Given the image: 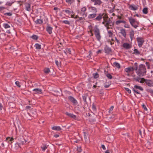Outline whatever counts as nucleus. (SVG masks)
<instances>
[{
    "instance_id": "f257e3e1",
    "label": "nucleus",
    "mask_w": 153,
    "mask_h": 153,
    "mask_svg": "<svg viewBox=\"0 0 153 153\" xmlns=\"http://www.w3.org/2000/svg\"><path fill=\"white\" fill-rule=\"evenodd\" d=\"M135 69L137 75L140 77L146 75V69L144 65L140 64L137 67V63H134Z\"/></svg>"
},
{
    "instance_id": "f03ea898",
    "label": "nucleus",
    "mask_w": 153,
    "mask_h": 153,
    "mask_svg": "<svg viewBox=\"0 0 153 153\" xmlns=\"http://www.w3.org/2000/svg\"><path fill=\"white\" fill-rule=\"evenodd\" d=\"M129 21L131 25L135 28H136L138 27L139 23L136 19L133 18L131 17L128 18Z\"/></svg>"
},
{
    "instance_id": "7ed1b4c3",
    "label": "nucleus",
    "mask_w": 153,
    "mask_h": 153,
    "mask_svg": "<svg viewBox=\"0 0 153 153\" xmlns=\"http://www.w3.org/2000/svg\"><path fill=\"white\" fill-rule=\"evenodd\" d=\"M94 35L97 40L100 41L101 38L100 33L99 29L97 25H95L94 30Z\"/></svg>"
},
{
    "instance_id": "20e7f679",
    "label": "nucleus",
    "mask_w": 153,
    "mask_h": 153,
    "mask_svg": "<svg viewBox=\"0 0 153 153\" xmlns=\"http://www.w3.org/2000/svg\"><path fill=\"white\" fill-rule=\"evenodd\" d=\"M102 24L105 26H109L110 27H113L114 25L113 23L108 17L104 18V21L102 22Z\"/></svg>"
},
{
    "instance_id": "39448f33",
    "label": "nucleus",
    "mask_w": 153,
    "mask_h": 153,
    "mask_svg": "<svg viewBox=\"0 0 153 153\" xmlns=\"http://www.w3.org/2000/svg\"><path fill=\"white\" fill-rule=\"evenodd\" d=\"M142 79L144 80V82L146 84V85L149 87H153V81L150 79H145L144 78H142Z\"/></svg>"
},
{
    "instance_id": "423d86ee",
    "label": "nucleus",
    "mask_w": 153,
    "mask_h": 153,
    "mask_svg": "<svg viewBox=\"0 0 153 153\" xmlns=\"http://www.w3.org/2000/svg\"><path fill=\"white\" fill-rule=\"evenodd\" d=\"M137 40L138 43V46L141 48L144 42L143 39L142 37H138L137 38Z\"/></svg>"
},
{
    "instance_id": "0eeeda50",
    "label": "nucleus",
    "mask_w": 153,
    "mask_h": 153,
    "mask_svg": "<svg viewBox=\"0 0 153 153\" xmlns=\"http://www.w3.org/2000/svg\"><path fill=\"white\" fill-rule=\"evenodd\" d=\"M18 138V140L20 142V144H24L27 142V141L25 140L23 138L22 135L19 136L17 137Z\"/></svg>"
},
{
    "instance_id": "6e6552de",
    "label": "nucleus",
    "mask_w": 153,
    "mask_h": 153,
    "mask_svg": "<svg viewBox=\"0 0 153 153\" xmlns=\"http://www.w3.org/2000/svg\"><path fill=\"white\" fill-rule=\"evenodd\" d=\"M86 10L87 9L86 7H83L81 9L80 14L84 17H86L87 16V13L86 12Z\"/></svg>"
},
{
    "instance_id": "1a4fd4ad",
    "label": "nucleus",
    "mask_w": 153,
    "mask_h": 153,
    "mask_svg": "<svg viewBox=\"0 0 153 153\" xmlns=\"http://www.w3.org/2000/svg\"><path fill=\"white\" fill-rule=\"evenodd\" d=\"M68 99L74 105H76L77 104L78 102L77 100L72 97L69 96L68 97Z\"/></svg>"
},
{
    "instance_id": "9d476101",
    "label": "nucleus",
    "mask_w": 153,
    "mask_h": 153,
    "mask_svg": "<svg viewBox=\"0 0 153 153\" xmlns=\"http://www.w3.org/2000/svg\"><path fill=\"white\" fill-rule=\"evenodd\" d=\"M33 91L34 92L33 93L34 94H41L42 93V90L41 89L38 88H35L33 89Z\"/></svg>"
},
{
    "instance_id": "9b49d317",
    "label": "nucleus",
    "mask_w": 153,
    "mask_h": 153,
    "mask_svg": "<svg viewBox=\"0 0 153 153\" xmlns=\"http://www.w3.org/2000/svg\"><path fill=\"white\" fill-rule=\"evenodd\" d=\"M123 47L125 49H128L131 47V45L127 43H124L123 45Z\"/></svg>"
},
{
    "instance_id": "f8f14e48",
    "label": "nucleus",
    "mask_w": 153,
    "mask_h": 153,
    "mask_svg": "<svg viewBox=\"0 0 153 153\" xmlns=\"http://www.w3.org/2000/svg\"><path fill=\"white\" fill-rule=\"evenodd\" d=\"M134 70H135V68L133 67H130L126 68L125 69V71L127 73H129L133 71Z\"/></svg>"
},
{
    "instance_id": "ddd939ff",
    "label": "nucleus",
    "mask_w": 153,
    "mask_h": 153,
    "mask_svg": "<svg viewBox=\"0 0 153 153\" xmlns=\"http://www.w3.org/2000/svg\"><path fill=\"white\" fill-rule=\"evenodd\" d=\"M25 10L29 12H30L31 10L30 4L28 3H25Z\"/></svg>"
},
{
    "instance_id": "4468645a",
    "label": "nucleus",
    "mask_w": 153,
    "mask_h": 153,
    "mask_svg": "<svg viewBox=\"0 0 153 153\" xmlns=\"http://www.w3.org/2000/svg\"><path fill=\"white\" fill-rule=\"evenodd\" d=\"M53 28L51 27L49 25H48L46 27V30L47 32L49 34H51L52 33V30Z\"/></svg>"
},
{
    "instance_id": "2eb2a0df",
    "label": "nucleus",
    "mask_w": 153,
    "mask_h": 153,
    "mask_svg": "<svg viewBox=\"0 0 153 153\" xmlns=\"http://www.w3.org/2000/svg\"><path fill=\"white\" fill-rule=\"evenodd\" d=\"M63 12H64L66 14L69 15L71 14H74V12L72 11L70 8L68 9L64 10H62Z\"/></svg>"
},
{
    "instance_id": "dca6fc26",
    "label": "nucleus",
    "mask_w": 153,
    "mask_h": 153,
    "mask_svg": "<svg viewBox=\"0 0 153 153\" xmlns=\"http://www.w3.org/2000/svg\"><path fill=\"white\" fill-rule=\"evenodd\" d=\"M104 14V13L103 14H99L98 16L94 19L98 21H100L102 18Z\"/></svg>"
},
{
    "instance_id": "f3484780",
    "label": "nucleus",
    "mask_w": 153,
    "mask_h": 153,
    "mask_svg": "<svg viewBox=\"0 0 153 153\" xmlns=\"http://www.w3.org/2000/svg\"><path fill=\"white\" fill-rule=\"evenodd\" d=\"M88 9L90 10V11L91 12H93V13H96L97 12V9L94 7L91 6L89 7L88 8Z\"/></svg>"
},
{
    "instance_id": "a211bd4d",
    "label": "nucleus",
    "mask_w": 153,
    "mask_h": 153,
    "mask_svg": "<svg viewBox=\"0 0 153 153\" xmlns=\"http://www.w3.org/2000/svg\"><path fill=\"white\" fill-rule=\"evenodd\" d=\"M91 1L94 3L95 5H100L102 3V1L100 0H91Z\"/></svg>"
},
{
    "instance_id": "6ab92c4d",
    "label": "nucleus",
    "mask_w": 153,
    "mask_h": 153,
    "mask_svg": "<svg viewBox=\"0 0 153 153\" xmlns=\"http://www.w3.org/2000/svg\"><path fill=\"white\" fill-rule=\"evenodd\" d=\"M120 33L124 38H126V34L125 29H121Z\"/></svg>"
},
{
    "instance_id": "aec40b11",
    "label": "nucleus",
    "mask_w": 153,
    "mask_h": 153,
    "mask_svg": "<svg viewBox=\"0 0 153 153\" xmlns=\"http://www.w3.org/2000/svg\"><path fill=\"white\" fill-rule=\"evenodd\" d=\"M134 32L133 30H132L129 32V36L131 41L134 38Z\"/></svg>"
},
{
    "instance_id": "412c9836",
    "label": "nucleus",
    "mask_w": 153,
    "mask_h": 153,
    "mask_svg": "<svg viewBox=\"0 0 153 153\" xmlns=\"http://www.w3.org/2000/svg\"><path fill=\"white\" fill-rule=\"evenodd\" d=\"M65 114L68 116L74 119H76V116L74 114L71 113H69L68 112H66Z\"/></svg>"
},
{
    "instance_id": "4be33fe9",
    "label": "nucleus",
    "mask_w": 153,
    "mask_h": 153,
    "mask_svg": "<svg viewBox=\"0 0 153 153\" xmlns=\"http://www.w3.org/2000/svg\"><path fill=\"white\" fill-rule=\"evenodd\" d=\"M104 50L105 51V53L108 54L111 51V48L108 46H106Z\"/></svg>"
},
{
    "instance_id": "5701e85b",
    "label": "nucleus",
    "mask_w": 153,
    "mask_h": 153,
    "mask_svg": "<svg viewBox=\"0 0 153 153\" xmlns=\"http://www.w3.org/2000/svg\"><path fill=\"white\" fill-rule=\"evenodd\" d=\"M142 78L138 77H135L134 78V80L135 81L140 82V83H143L144 82V80L142 79Z\"/></svg>"
},
{
    "instance_id": "b1692460",
    "label": "nucleus",
    "mask_w": 153,
    "mask_h": 153,
    "mask_svg": "<svg viewBox=\"0 0 153 153\" xmlns=\"http://www.w3.org/2000/svg\"><path fill=\"white\" fill-rule=\"evenodd\" d=\"M97 16L96 13H93L90 14L88 16V18L89 19H91L95 18Z\"/></svg>"
},
{
    "instance_id": "393cba45",
    "label": "nucleus",
    "mask_w": 153,
    "mask_h": 153,
    "mask_svg": "<svg viewBox=\"0 0 153 153\" xmlns=\"http://www.w3.org/2000/svg\"><path fill=\"white\" fill-rule=\"evenodd\" d=\"M52 129L54 130L60 131L61 130L62 128L59 126H54L52 128Z\"/></svg>"
},
{
    "instance_id": "a878e982",
    "label": "nucleus",
    "mask_w": 153,
    "mask_h": 153,
    "mask_svg": "<svg viewBox=\"0 0 153 153\" xmlns=\"http://www.w3.org/2000/svg\"><path fill=\"white\" fill-rule=\"evenodd\" d=\"M130 9L131 10H137L138 9V7L137 6L133 5H131L130 6Z\"/></svg>"
},
{
    "instance_id": "bb28decb",
    "label": "nucleus",
    "mask_w": 153,
    "mask_h": 153,
    "mask_svg": "<svg viewBox=\"0 0 153 153\" xmlns=\"http://www.w3.org/2000/svg\"><path fill=\"white\" fill-rule=\"evenodd\" d=\"M133 54H135L136 55H139L140 54V52L137 49H135L134 50V52L133 53Z\"/></svg>"
},
{
    "instance_id": "cd10ccee",
    "label": "nucleus",
    "mask_w": 153,
    "mask_h": 153,
    "mask_svg": "<svg viewBox=\"0 0 153 153\" xmlns=\"http://www.w3.org/2000/svg\"><path fill=\"white\" fill-rule=\"evenodd\" d=\"M134 88H135V89H139L141 91H143V88L141 86L137 85H135Z\"/></svg>"
},
{
    "instance_id": "c85d7f7f",
    "label": "nucleus",
    "mask_w": 153,
    "mask_h": 153,
    "mask_svg": "<svg viewBox=\"0 0 153 153\" xmlns=\"http://www.w3.org/2000/svg\"><path fill=\"white\" fill-rule=\"evenodd\" d=\"M113 65L115 67L118 68H120V65L118 62H114L113 63Z\"/></svg>"
},
{
    "instance_id": "c756f323",
    "label": "nucleus",
    "mask_w": 153,
    "mask_h": 153,
    "mask_svg": "<svg viewBox=\"0 0 153 153\" xmlns=\"http://www.w3.org/2000/svg\"><path fill=\"white\" fill-rule=\"evenodd\" d=\"M35 22L36 24H42L43 23V21L40 19H37Z\"/></svg>"
},
{
    "instance_id": "7c9ffc66",
    "label": "nucleus",
    "mask_w": 153,
    "mask_h": 153,
    "mask_svg": "<svg viewBox=\"0 0 153 153\" xmlns=\"http://www.w3.org/2000/svg\"><path fill=\"white\" fill-rule=\"evenodd\" d=\"M35 47L37 49H40L41 48V45L39 44H36L35 45Z\"/></svg>"
},
{
    "instance_id": "2f4dec72",
    "label": "nucleus",
    "mask_w": 153,
    "mask_h": 153,
    "mask_svg": "<svg viewBox=\"0 0 153 153\" xmlns=\"http://www.w3.org/2000/svg\"><path fill=\"white\" fill-rule=\"evenodd\" d=\"M111 84L110 82H106V83L104 84V86L105 87V88H108L110 86Z\"/></svg>"
},
{
    "instance_id": "473e14b6",
    "label": "nucleus",
    "mask_w": 153,
    "mask_h": 153,
    "mask_svg": "<svg viewBox=\"0 0 153 153\" xmlns=\"http://www.w3.org/2000/svg\"><path fill=\"white\" fill-rule=\"evenodd\" d=\"M93 76L95 79H97L99 77V75L97 73H95L93 74Z\"/></svg>"
},
{
    "instance_id": "72a5a7b5",
    "label": "nucleus",
    "mask_w": 153,
    "mask_h": 153,
    "mask_svg": "<svg viewBox=\"0 0 153 153\" xmlns=\"http://www.w3.org/2000/svg\"><path fill=\"white\" fill-rule=\"evenodd\" d=\"M13 140V138H10L9 137H7L6 139V140L8 141V143H10V142L12 141Z\"/></svg>"
},
{
    "instance_id": "f704fd0d",
    "label": "nucleus",
    "mask_w": 153,
    "mask_h": 153,
    "mask_svg": "<svg viewBox=\"0 0 153 153\" xmlns=\"http://www.w3.org/2000/svg\"><path fill=\"white\" fill-rule=\"evenodd\" d=\"M3 26L6 29L9 28L10 27V26L7 23H4L3 25Z\"/></svg>"
},
{
    "instance_id": "c9c22d12",
    "label": "nucleus",
    "mask_w": 153,
    "mask_h": 153,
    "mask_svg": "<svg viewBox=\"0 0 153 153\" xmlns=\"http://www.w3.org/2000/svg\"><path fill=\"white\" fill-rule=\"evenodd\" d=\"M62 22L65 24L70 25V22L68 20H65L62 21Z\"/></svg>"
},
{
    "instance_id": "e433bc0d",
    "label": "nucleus",
    "mask_w": 153,
    "mask_h": 153,
    "mask_svg": "<svg viewBox=\"0 0 153 153\" xmlns=\"http://www.w3.org/2000/svg\"><path fill=\"white\" fill-rule=\"evenodd\" d=\"M106 76L109 79H111L112 78V76L110 74L107 73L106 74Z\"/></svg>"
},
{
    "instance_id": "4c0bfd02",
    "label": "nucleus",
    "mask_w": 153,
    "mask_h": 153,
    "mask_svg": "<svg viewBox=\"0 0 153 153\" xmlns=\"http://www.w3.org/2000/svg\"><path fill=\"white\" fill-rule=\"evenodd\" d=\"M143 13L145 14H146L148 13V9L146 7L143 8Z\"/></svg>"
},
{
    "instance_id": "58836bf2",
    "label": "nucleus",
    "mask_w": 153,
    "mask_h": 153,
    "mask_svg": "<svg viewBox=\"0 0 153 153\" xmlns=\"http://www.w3.org/2000/svg\"><path fill=\"white\" fill-rule=\"evenodd\" d=\"M44 72L46 74H48L50 72V70L49 68H45L44 69Z\"/></svg>"
},
{
    "instance_id": "ea45409f",
    "label": "nucleus",
    "mask_w": 153,
    "mask_h": 153,
    "mask_svg": "<svg viewBox=\"0 0 153 153\" xmlns=\"http://www.w3.org/2000/svg\"><path fill=\"white\" fill-rule=\"evenodd\" d=\"M87 96L86 95L83 96H82L83 98V99L85 102L87 103V102L86 101V98H87Z\"/></svg>"
},
{
    "instance_id": "a19ab883",
    "label": "nucleus",
    "mask_w": 153,
    "mask_h": 153,
    "mask_svg": "<svg viewBox=\"0 0 153 153\" xmlns=\"http://www.w3.org/2000/svg\"><path fill=\"white\" fill-rule=\"evenodd\" d=\"M65 1L68 3L71 4L74 2V0H66Z\"/></svg>"
},
{
    "instance_id": "79ce46f5",
    "label": "nucleus",
    "mask_w": 153,
    "mask_h": 153,
    "mask_svg": "<svg viewBox=\"0 0 153 153\" xmlns=\"http://www.w3.org/2000/svg\"><path fill=\"white\" fill-rule=\"evenodd\" d=\"M133 90L134 93H135L136 94H140V93L138 91L137 89H135L134 88H133Z\"/></svg>"
},
{
    "instance_id": "37998d69",
    "label": "nucleus",
    "mask_w": 153,
    "mask_h": 153,
    "mask_svg": "<svg viewBox=\"0 0 153 153\" xmlns=\"http://www.w3.org/2000/svg\"><path fill=\"white\" fill-rule=\"evenodd\" d=\"M108 34H109V37H111L113 35V33L111 30H109L108 32Z\"/></svg>"
},
{
    "instance_id": "c03bdc74",
    "label": "nucleus",
    "mask_w": 153,
    "mask_h": 153,
    "mask_svg": "<svg viewBox=\"0 0 153 153\" xmlns=\"http://www.w3.org/2000/svg\"><path fill=\"white\" fill-rule=\"evenodd\" d=\"M9 105L10 107L11 108H13L15 107L14 104L11 102L9 103Z\"/></svg>"
},
{
    "instance_id": "a18cd8bd",
    "label": "nucleus",
    "mask_w": 153,
    "mask_h": 153,
    "mask_svg": "<svg viewBox=\"0 0 153 153\" xmlns=\"http://www.w3.org/2000/svg\"><path fill=\"white\" fill-rule=\"evenodd\" d=\"M146 64L147 67V68L148 69H150V63L148 62H146Z\"/></svg>"
},
{
    "instance_id": "49530a36",
    "label": "nucleus",
    "mask_w": 153,
    "mask_h": 153,
    "mask_svg": "<svg viewBox=\"0 0 153 153\" xmlns=\"http://www.w3.org/2000/svg\"><path fill=\"white\" fill-rule=\"evenodd\" d=\"M41 148L42 149V151H44L47 149V147L46 145H44L42 146Z\"/></svg>"
},
{
    "instance_id": "de8ad7c7",
    "label": "nucleus",
    "mask_w": 153,
    "mask_h": 153,
    "mask_svg": "<svg viewBox=\"0 0 153 153\" xmlns=\"http://www.w3.org/2000/svg\"><path fill=\"white\" fill-rule=\"evenodd\" d=\"M55 63L58 67L60 66V62H59L57 60H55Z\"/></svg>"
},
{
    "instance_id": "09e8293b",
    "label": "nucleus",
    "mask_w": 153,
    "mask_h": 153,
    "mask_svg": "<svg viewBox=\"0 0 153 153\" xmlns=\"http://www.w3.org/2000/svg\"><path fill=\"white\" fill-rule=\"evenodd\" d=\"M92 108L93 110L94 111H95L96 110V108L95 105L94 104H93L92 105Z\"/></svg>"
},
{
    "instance_id": "8fccbe9b",
    "label": "nucleus",
    "mask_w": 153,
    "mask_h": 153,
    "mask_svg": "<svg viewBox=\"0 0 153 153\" xmlns=\"http://www.w3.org/2000/svg\"><path fill=\"white\" fill-rule=\"evenodd\" d=\"M4 15L5 16H11L12 14L11 13H4Z\"/></svg>"
},
{
    "instance_id": "3c124183",
    "label": "nucleus",
    "mask_w": 153,
    "mask_h": 153,
    "mask_svg": "<svg viewBox=\"0 0 153 153\" xmlns=\"http://www.w3.org/2000/svg\"><path fill=\"white\" fill-rule=\"evenodd\" d=\"M31 38L33 39H38V37L36 35H33L31 36Z\"/></svg>"
},
{
    "instance_id": "603ef678",
    "label": "nucleus",
    "mask_w": 153,
    "mask_h": 153,
    "mask_svg": "<svg viewBox=\"0 0 153 153\" xmlns=\"http://www.w3.org/2000/svg\"><path fill=\"white\" fill-rule=\"evenodd\" d=\"M125 89L129 94H130L131 93V91L128 88H125Z\"/></svg>"
},
{
    "instance_id": "864d4df0",
    "label": "nucleus",
    "mask_w": 153,
    "mask_h": 153,
    "mask_svg": "<svg viewBox=\"0 0 153 153\" xmlns=\"http://www.w3.org/2000/svg\"><path fill=\"white\" fill-rule=\"evenodd\" d=\"M121 22H122V20H118L115 23L117 25H118L119 24H120V23H121Z\"/></svg>"
},
{
    "instance_id": "5fc2aeb1",
    "label": "nucleus",
    "mask_w": 153,
    "mask_h": 153,
    "mask_svg": "<svg viewBox=\"0 0 153 153\" xmlns=\"http://www.w3.org/2000/svg\"><path fill=\"white\" fill-rule=\"evenodd\" d=\"M15 83L16 85L18 87H21V85H20V82L19 81H17L15 82Z\"/></svg>"
},
{
    "instance_id": "6e6d98bb",
    "label": "nucleus",
    "mask_w": 153,
    "mask_h": 153,
    "mask_svg": "<svg viewBox=\"0 0 153 153\" xmlns=\"http://www.w3.org/2000/svg\"><path fill=\"white\" fill-rule=\"evenodd\" d=\"M142 107L146 111H147V109L146 108V106L144 104L142 105Z\"/></svg>"
},
{
    "instance_id": "4d7b16f0",
    "label": "nucleus",
    "mask_w": 153,
    "mask_h": 153,
    "mask_svg": "<svg viewBox=\"0 0 153 153\" xmlns=\"http://www.w3.org/2000/svg\"><path fill=\"white\" fill-rule=\"evenodd\" d=\"M87 133L86 132H84V138L85 140L86 139H87Z\"/></svg>"
},
{
    "instance_id": "13d9d810",
    "label": "nucleus",
    "mask_w": 153,
    "mask_h": 153,
    "mask_svg": "<svg viewBox=\"0 0 153 153\" xmlns=\"http://www.w3.org/2000/svg\"><path fill=\"white\" fill-rule=\"evenodd\" d=\"M124 27L126 28H130V25L128 24H125L124 25Z\"/></svg>"
},
{
    "instance_id": "bf43d9fd",
    "label": "nucleus",
    "mask_w": 153,
    "mask_h": 153,
    "mask_svg": "<svg viewBox=\"0 0 153 153\" xmlns=\"http://www.w3.org/2000/svg\"><path fill=\"white\" fill-rule=\"evenodd\" d=\"M66 52L70 54L71 53V51L70 49H67L66 50Z\"/></svg>"
},
{
    "instance_id": "052dcab7",
    "label": "nucleus",
    "mask_w": 153,
    "mask_h": 153,
    "mask_svg": "<svg viewBox=\"0 0 153 153\" xmlns=\"http://www.w3.org/2000/svg\"><path fill=\"white\" fill-rule=\"evenodd\" d=\"M107 29H112L113 27H110L109 26H105Z\"/></svg>"
},
{
    "instance_id": "680f3d73",
    "label": "nucleus",
    "mask_w": 153,
    "mask_h": 153,
    "mask_svg": "<svg viewBox=\"0 0 153 153\" xmlns=\"http://www.w3.org/2000/svg\"><path fill=\"white\" fill-rule=\"evenodd\" d=\"M113 108H114V107L113 106H112L111 107V108H110V109L109 111V113L111 111H112V110L113 109Z\"/></svg>"
},
{
    "instance_id": "e2e57ef3",
    "label": "nucleus",
    "mask_w": 153,
    "mask_h": 153,
    "mask_svg": "<svg viewBox=\"0 0 153 153\" xmlns=\"http://www.w3.org/2000/svg\"><path fill=\"white\" fill-rule=\"evenodd\" d=\"M71 16V17L72 18H74V16L75 15V13L74 12V14H70Z\"/></svg>"
},
{
    "instance_id": "0e129e2a",
    "label": "nucleus",
    "mask_w": 153,
    "mask_h": 153,
    "mask_svg": "<svg viewBox=\"0 0 153 153\" xmlns=\"http://www.w3.org/2000/svg\"><path fill=\"white\" fill-rule=\"evenodd\" d=\"M102 147L103 150H105L106 148L104 145H102Z\"/></svg>"
},
{
    "instance_id": "69168bd1",
    "label": "nucleus",
    "mask_w": 153,
    "mask_h": 153,
    "mask_svg": "<svg viewBox=\"0 0 153 153\" xmlns=\"http://www.w3.org/2000/svg\"><path fill=\"white\" fill-rule=\"evenodd\" d=\"M115 39L118 44H119L120 43V42H119V40L117 39V38L116 37H115Z\"/></svg>"
},
{
    "instance_id": "338daca9",
    "label": "nucleus",
    "mask_w": 153,
    "mask_h": 153,
    "mask_svg": "<svg viewBox=\"0 0 153 153\" xmlns=\"http://www.w3.org/2000/svg\"><path fill=\"white\" fill-rule=\"evenodd\" d=\"M12 3H10V2H7L6 4L7 5H8L9 6H11L12 4Z\"/></svg>"
},
{
    "instance_id": "774afa93",
    "label": "nucleus",
    "mask_w": 153,
    "mask_h": 153,
    "mask_svg": "<svg viewBox=\"0 0 153 153\" xmlns=\"http://www.w3.org/2000/svg\"><path fill=\"white\" fill-rule=\"evenodd\" d=\"M149 92L152 94L153 95V90H151Z\"/></svg>"
}]
</instances>
